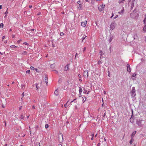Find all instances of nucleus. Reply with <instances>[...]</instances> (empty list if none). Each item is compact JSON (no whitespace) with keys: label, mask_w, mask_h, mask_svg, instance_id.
Masks as SVG:
<instances>
[{"label":"nucleus","mask_w":146,"mask_h":146,"mask_svg":"<svg viewBox=\"0 0 146 146\" xmlns=\"http://www.w3.org/2000/svg\"><path fill=\"white\" fill-rule=\"evenodd\" d=\"M35 107L34 106H32V108H33V109H35Z\"/></svg>","instance_id":"nucleus-49"},{"label":"nucleus","mask_w":146,"mask_h":146,"mask_svg":"<svg viewBox=\"0 0 146 146\" xmlns=\"http://www.w3.org/2000/svg\"><path fill=\"white\" fill-rule=\"evenodd\" d=\"M22 108V106H21L19 107V110H21Z\"/></svg>","instance_id":"nucleus-40"},{"label":"nucleus","mask_w":146,"mask_h":146,"mask_svg":"<svg viewBox=\"0 0 146 146\" xmlns=\"http://www.w3.org/2000/svg\"><path fill=\"white\" fill-rule=\"evenodd\" d=\"M94 133L92 134V137H94Z\"/></svg>","instance_id":"nucleus-55"},{"label":"nucleus","mask_w":146,"mask_h":146,"mask_svg":"<svg viewBox=\"0 0 146 146\" xmlns=\"http://www.w3.org/2000/svg\"><path fill=\"white\" fill-rule=\"evenodd\" d=\"M125 0H120L118 2L119 3H123L124 2Z\"/></svg>","instance_id":"nucleus-21"},{"label":"nucleus","mask_w":146,"mask_h":146,"mask_svg":"<svg viewBox=\"0 0 146 146\" xmlns=\"http://www.w3.org/2000/svg\"><path fill=\"white\" fill-rule=\"evenodd\" d=\"M79 93L80 95L81 94V93L82 92V88L81 87H79Z\"/></svg>","instance_id":"nucleus-17"},{"label":"nucleus","mask_w":146,"mask_h":146,"mask_svg":"<svg viewBox=\"0 0 146 146\" xmlns=\"http://www.w3.org/2000/svg\"><path fill=\"white\" fill-rule=\"evenodd\" d=\"M22 95L23 96H23H24V92H23V93L22 94Z\"/></svg>","instance_id":"nucleus-60"},{"label":"nucleus","mask_w":146,"mask_h":146,"mask_svg":"<svg viewBox=\"0 0 146 146\" xmlns=\"http://www.w3.org/2000/svg\"><path fill=\"white\" fill-rule=\"evenodd\" d=\"M144 26L143 29V30L144 31L146 32V24Z\"/></svg>","instance_id":"nucleus-23"},{"label":"nucleus","mask_w":146,"mask_h":146,"mask_svg":"<svg viewBox=\"0 0 146 146\" xmlns=\"http://www.w3.org/2000/svg\"><path fill=\"white\" fill-rule=\"evenodd\" d=\"M77 3L78 4V7L79 9H81L82 8V6L81 1H78Z\"/></svg>","instance_id":"nucleus-5"},{"label":"nucleus","mask_w":146,"mask_h":146,"mask_svg":"<svg viewBox=\"0 0 146 146\" xmlns=\"http://www.w3.org/2000/svg\"><path fill=\"white\" fill-rule=\"evenodd\" d=\"M55 65L54 64H51L50 66V67L52 68H55Z\"/></svg>","instance_id":"nucleus-18"},{"label":"nucleus","mask_w":146,"mask_h":146,"mask_svg":"<svg viewBox=\"0 0 146 146\" xmlns=\"http://www.w3.org/2000/svg\"><path fill=\"white\" fill-rule=\"evenodd\" d=\"M15 36L14 35H12V38H14L15 37Z\"/></svg>","instance_id":"nucleus-59"},{"label":"nucleus","mask_w":146,"mask_h":146,"mask_svg":"<svg viewBox=\"0 0 146 146\" xmlns=\"http://www.w3.org/2000/svg\"><path fill=\"white\" fill-rule=\"evenodd\" d=\"M44 80L46 84L47 85L48 82V75H45Z\"/></svg>","instance_id":"nucleus-9"},{"label":"nucleus","mask_w":146,"mask_h":146,"mask_svg":"<svg viewBox=\"0 0 146 146\" xmlns=\"http://www.w3.org/2000/svg\"><path fill=\"white\" fill-rule=\"evenodd\" d=\"M8 9L5 12V14L6 15H7V14L8 13V12L7 11H8Z\"/></svg>","instance_id":"nucleus-32"},{"label":"nucleus","mask_w":146,"mask_h":146,"mask_svg":"<svg viewBox=\"0 0 146 146\" xmlns=\"http://www.w3.org/2000/svg\"><path fill=\"white\" fill-rule=\"evenodd\" d=\"M58 141L60 142H61L63 141V135L62 134L60 133L58 135Z\"/></svg>","instance_id":"nucleus-2"},{"label":"nucleus","mask_w":146,"mask_h":146,"mask_svg":"<svg viewBox=\"0 0 146 146\" xmlns=\"http://www.w3.org/2000/svg\"><path fill=\"white\" fill-rule=\"evenodd\" d=\"M91 140H93V139H94L93 137H92V138H91Z\"/></svg>","instance_id":"nucleus-63"},{"label":"nucleus","mask_w":146,"mask_h":146,"mask_svg":"<svg viewBox=\"0 0 146 146\" xmlns=\"http://www.w3.org/2000/svg\"><path fill=\"white\" fill-rule=\"evenodd\" d=\"M86 37V36H83L82 38V41L83 42V40H84Z\"/></svg>","instance_id":"nucleus-33"},{"label":"nucleus","mask_w":146,"mask_h":146,"mask_svg":"<svg viewBox=\"0 0 146 146\" xmlns=\"http://www.w3.org/2000/svg\"><path fill=\"white\" fill-rule=\"evenodd\" d=\"M21 40H19L17 41V42L18 43H19L20 42H21Z\"/></svg>","instance_id":"nucleus-37"},{"label":"nucleus","mask_w":146,"mask_h":146,"mask_svg":"<svg viewBox=\"0 0 146 146\" xmlns=\"http://www.w3.org/2000/svg\"><path fill=\"white\" fill-rule=\"evenodd\" d=\"M3 23H1L0 24V27L3 28Z\"/></svg>","instance_id":"nucleus-26"},{"label":"nucleus","mask_w":146,"mask_h":146,"mask_svg":"<svg viewBox=\"0 0 146 146\" xmlns=\"http://www.w3.org/2000/svg\"><path fill=\"white\" fill-rule=\"evenodd\" d=\"M87 21H85L84 22H82L81 23V25L83 27H85L87 24Z\"/></svg>","instance_id":"nucleus-7"},{"label":"nucleus","mask_w":146,"mask_h":146,"mask_svg":"<svg viewBox=\"0 0 146 146\" xmlns=\"http://www.w3.org/2000/svg\"><path fill=\"white\" fill-rule=\"evenodd\" d=\"M127 71L130 72L131 71V69L130 68V65L128 64L127 65Z\"/></svg>","instance_id":"nucleus-8"},{"label":"nucleus","mask_w":146,"mask_h":146,"mask_svg":"<svg viewBox=\"0 0 146 146\" xmlns=\"http://www.w3.org/2000/svg\"><path fill=\"white\" fill-rule=\"evenodd\" d=\"M136 75V74H134L133 75H132V76L133 77H135Z\"/></svg>","instance_id":"nucleus-38"},{"label":"nucleus","mask_w":146,"mask_h":146,"mask_svg":"<svg viewBox=\"0 0 146 146\" xmlns=\"http://www.w3.org/2000/svg\"><path fill=\"white\" fill-rule=\"evenodd\" d=\"M23 118H24V117H23V115H21V119H23Z\"/></svg>","instance_id":"nucleus-51"},{"label":"nucleus","mask_w":146,"mask_h":146,"mask_svg":"<svg viewBox=\"0 0 146 146\" xmlns=\"http://www.w3.org/2000/svg\"><path fill=\"white\" fill-rule=\"evenodd\" d=\"M134 141V139L133 138H131V139L130 141V143L131 144Z\"/></svg>","instance_id":"nucleus-20"},{"label":"nucleus","mask_w":146,"mask_h":146,"mask_svg":"<svg viewBox=\"0 0 146 146\" xmlns=\"http://www.w3.org/2000/svg\"><path fill=\"white\" fill-rule=\"evenodd\" d=\"M112 40V38H110L109 40V42H111Z\"/></svg>","instance_id":"nucleus-36"},{"label":"nucleus","mask_w":146,"mask_h":146,"mask_svg":"<svg viewBox=\"0 0 146 146\" xmlns=\"http://www.w3.org/2000/svg\"><path fill=\"white\" fill-rule=\"evenodd\" d=\"M88 70L86 69L84 70L83 72V75L84 77L86 78H88Z\"/></svg>","instance_id":"nucleus-1"},{"label":"nucleus","mask_w":146,"mask_h":146,"mask_svg":"<svg viewBox=\"0 0 146 146\" xmlns=\"http://www.w3.org/2000/svg\"><path fill=\"white\" fill-rule=\"evenodd\" d=\"M27 52L26 51H24L23 52L22 54L24 55H26L27 54Z\"/></svg>","instance_id":"nucleus-29"},{"label":"nucleus","mask_w":146,"mask_h":146,"mask_svg":"<svg viewBox=\"0 0 146 146\" xmlns=\"http://www.w3.org/2000/svg\"><path fill=\"white\" fill-rule=\"evenodd\" d=\"M135 87H133L132 88V89L131 90V93L133 94V95L134 96H135L136 95V94L135 93Z\"/></svg>","instance_id":"nucleus-6"},{"label":"nucleus","mask_w":146,"mask_h":146,"mask_svg":"<svg viewBox=\"0 0 146 146\" xmlns=\"http://www.w3.org/2000/svg\"><path fill=\"white\" fill-rule=\"evenodd\" d=\"M54 94L55 95L57 96L58 94V89H57L55 91Z\"/></svg>","instance_id":"nucleus-16"},{"label":"nucleus","mask_w":146,"mask_h":146,"mask_svg":"<svg viewBox=\"0 0 146 146\" xmlns=\"http://www.w3.org/2000/svg\"><path fill=\"white\" fill-rule=\"evenodd\" d=\"M45 128H48V124H46L45 125Z\"/></svg>","instance_id":"nucleus-34"},{"label":"nucleus","mask_w":146,"mask_h":146,"mask_svg":"<svg viewBox=\"0 0 146 146\" xmlns=\"http://www.w3.org/2000/svg\"><path fill=\"white\" fill-rule=\"evenodd\" d=\"M136 133V131H135L133 132L132 134L131 135V138H133L134 135Z\"/></svg>","instance_id":"nucleus-13"},{"label":"nucleus","mask_w":146,"mask_h":146,"mask_svg":"<svg viewBox=\"0 0 146 146\" xmlns=\"http://www.w3.org/2000/svg\"><path fill=\"white\" fill-rule=\"evenodd\" d=\"M2 9V6L0 5V9Z\"/></svg>","instance_id":"nucleus-61"},{"label":"nucleus","mask_w":146,"mask_h":146,"mask_svg":"<svg viewBox=\"0 0 146 146\" xmlns=\"http://www.w3.org/2000/svg\"><path fill=\"white\" fill-rule=\"evenodd\" d=\"M105 5L103 4L100 5L98 6V9L100 11H101L103 10V9L104 8Z\"/></svg>","instance_id":"nucleus-4"},{"label":"nucleus","mask_w":146,"mask_h":146,"mask_svg":"<svg viewBox=\"0 0 146 146\" xmlns=\"http://www.w3.org/2000/svg\"><path fill=\"white\" fill-rule=\"evenodd\" d=\"M64 106L66 108L67 107V103L64 104Z\"/></svg>","instance_id":"nucleus-48"},{"label":"nucleus","mask_w":146,"mask_h":146,"mask_svg":"<svg viewBox=\"0 0 146 146\" xmlns=\"http://www.w3.org/2000/svg\"><path fill=\"white\" fill-rule=\"evenodd\" d=\"M124 11V8H123L121 11L118 12V13L121 15H122L123 14Z\"/></svg>","instance_id":"nucleus-15"},{"label":"nucleus","mask_w":146,"mask_h":146,"mask_svg":"<svg viewBox=\"0 0 146 146\" xmlns=\"http://www.w3.org/2000/svg\"><path fill=\"white\" fill-rule=\"evenodd\" d=\"M78 77H79L80 78H81V75H80V74H79L78 75Z\"/></svg>","instance_id":"nucleus-47"},{"label":"nucleus","mask_w":146,"mask_h":146,"mask_svg":"<svg viewBox=\"0 0 146 146\" xmlns=\"http://www.w3.org/2000/svg\"><path fill=\"white\" fill-rule=\"evenodd\" d=\"M23 44H25V45H28V44L27 43V42H24Z\"/></svg>","instance_id":"nucleus-43"},{"label":"nucleus","mask_w":146,"mask_h":146,"mask_svg":"<svg viewBox=\"0 0 146 146\" xmlns=\"http://www.w3.org/2000/svg\"><path fill=\"white\" fill-rule=\"evenodd\" d=\"M128 5L130 6L131 8H133L134 6V1H129L128 3Z\"/></svg>","instance_id":"nucleus-3"},{"label":"nucleus","mask_w":146,"mask_h":146,"mask_svg":"<svg viewBox=\"0 0 146 146\" xmlns=\"http://www.w3.org/2000/svg\"><path fill=\"white\" fill-rule=\"evenodd\" d=\"M5 38V36H3V37H2V39H3V40L4 39V38Z\"/></svg>","instance_id":"nucleus-54"},{"label":"nucleus","mask_w":146,"mask_h":146,"mask_svg":"<svg viewBox=\"0 0 146 146\" xmlns=\"http://www.w3.org/2000/svg\"><path fill=\"white\" fill-rule=\"evenodd\" d=\"M102 63V62L100 60H99L98 62V64L99 65H100Z\"/></svg>","instance_id":"nucleus-27"},{"label":"nucleus","mask_w":146,"mask_h":146,"mask_svg":"<svg viewBox=\"0 0 146 146\" xmlns=\"http://www.w3.org/2000/svg\"><path fill=\"white\" fill-rule=\"evenodd\" d=\"M97 134H96L95 135V137H97Z\"/></svg>","instance_id":"nucleus-62"},{"label":"nucleus","mask_w":146,"mask_h":146,"mask_svg":"<svg viewBox=\"0 0 146 146\" xmlns=\"http://www.w3.org/2000/svg\"><path fill=\"white\" fill-rule=\"evenodd\" d=\"M36 90H38V89L39 88V87L38 86V84H36Z\"/></svg>","instance_id":"nucleus-24"},{"label":"nucleus","mask_w":146,"mask_h":146,"mask_svg":"<svg viewBox=\"0 0 146 146\" xmlns=\"http://www.w3.org/2000/svg\"><path fill=\"white\" fill-rule=\"evenodd\" d=\"M17 47L15 45H12L10 46V48H17Z\"/></svg>","instance_id":"nucleus-19"},{"label":"nucleus","mask_w":146,"mask_h":146,"mask_svg":"<svg viewBox=\"0 0 146 146\" xmlns=\"http://www.w3.org/2000/svg\"><path fill=\"white\" fill-rule=\"evenodd\" d=\"M78 55V54L76 53V56H75V58H76V56H77Z\"/></svg>","instance_id":"nucleus-56"},{"label":"nucleus","mask_w":146,"mask_h":146,"mask_svg":"<svg viewBox=\"0 0 146 146\" xmlns=\"http://www.w3.org/2000/svg\"><path fill=\"white\" fill-rule=\"evenodd\" d=\"M86 47H84V49H83V52H84L86 50Z\"/></svg>","instance_id":"nucleus-46"},{"label":"nucleus","mask_w":146,"mask_h":146,"mask_svg":"<svg viewBox=\"0 0 146 146\" xmlns=\"http://www.w3.org/2000/svg\"><path fill=\"white\" fill-rule=\"evenodd\" d=\"M2 108H5V106L3 105V104H2Z\"/></svg>","instance_id":"nucleus-45"},{"label":"nucleus","mask_w":146,"mask_h":146,"mask_svg":"<svg viewBox=\"0 0 146 146\" xmlns=\"http://www.w3.org/2000/svg\"><path fill=\"white\" fill-rule=\"evenodd\" d=\"M86 97H84V98H83V102H84L86 101Z\"/></svg>","instance_id":"nucleus-35"},{"label":"nucleus","mask_w":146,"mask_h":146,"mask_svg":"<svg viewBox=\"0 0 146 146\" xmlns=\"http://www.w3.org/2000/svg\"><path fill=\"white\" fill-rule=\"evenodd\" d=\"M79 80L81 82L82 81V80L80 79H79Z\"/></svg>","instance_id":"nucleus-64"},{"label":"nucleus","mask_w":146,"mask_h":146,"mask_svg":"<svg viewBox=\"0 0 146 146\" xmlns=\"http://www.w3.org/2000/svg\"><path fill=\"white\" fill-rule=\"evenodd\" d=\"M84 91L83 92V93L84 94H88L89 93L90 91H87V90H86V89H84Z\"/></svg>","instance_id":"nucleus-14"},{"label":"nucleus","mask_w":146,"mask_h":146,"mask_svg":"<svg viewBox=\"0 0 146 146\" xmlns=\"http://www.w3.org/2000/svg\"><path fill=\"white\" fill-rule=\"evenodd\" d=\"M115 28V26L114 24H111L110 25V29L111 30H113Z\"/></svg>","instance_id":"nucleus-11"},{"label":"nucleus","mask_w":146,"mask_h":146,"mask_svg":"<svg viewBox=\"0 0 146 146\" xmlns=\"http://www.w3.org/2000/svg\"><path fill=\"white\" fill-rule=\"evenodd\" d=\"M35 69V70L36 71V72H38V69H37L36 68V69Z\"/></svg>","instance_id":"nucleus-57"},{"label":"nucleus","mask_w":146,"mask_h":146,"mask_svg":"<svg viewBox=\"0 0 146 146\" xmlns=\"http://www.w3.org/2000/svg\"><path fill=\"white\" fill-rule=\"evenodd\" d=\"M4 42L5 43H7V40H5L4 41Z\"/></svg>","instance_id":"nucleus-42"},{"label":"nucleus","mask_w":146,"mask_h":146,"mask_svg":"<svg viewBox=\"0 0 146 146\" xmlns=\"http://www.w3.org/2000/svg\"><path fill=\"white\" fill-rule=\"evenodd\" d=\"M142 120H138L137 121L136 123L138 125H141V122L142 121Z\"/></svg>","instance_id":"nucleus-12"},{"label":"nucleus","mask_w":146,"mask_h":146,"mask_svg":"<svg viewBox=\"0 0 146 146\" xmlns=\"http://www.w3.org/2000/svg\"><path fill=\"white\" fill-rule=\"evenodd\" d=\"M113 13H112V15L111 16V18H112L113 17Z\"/></svg>","instance_id":"nucleus-52"},{"label":"nucleus","mask_w":146,"mask_h":146,"mask_svg":"<svg viewBox=\"0 0 146 146\" xmlns=\"http://www.w3.org/2000/svg\"><path fill=\"white\" fill-rule=\"evenodd\" d=\"M143 22L144 24H146V18H145V19H144Z\"/></svg>","instance_id":"nucleus-28"},{"label":"nucleus","mask_w":146,"mask_h":146,"mask_svg":"<svg viewBox=\"0 0 146 146\" xmlns=\"http://www.w3.org/2000/svg\"><path fill=\"white\" fill-rule=\"evenodd\" d=\"M32 7V5H29V7L30 8H31Z\"/></svg>","instance_id":"nucleus-44"},{"label":"nucleus","mask_w":146,"mask_h":146,"mask_svg":"<svg viewBox=\"0 0 146 146\" xmlns=\"http://www.w3.org/2000/svg\"><path fill=\"white\" fill-rule=\"evenodd\" d=\"M58 146H62V145L60 144H58Z\"/></svg>","instance_id":"nucleus-53"},{"label":"nucleus","mask_w":146,"mask_h":146,"mask_svg":"<svg viewBox=\"0 0 146 146\" xmlns=\"http://www.w3.org/2000/svg\"><path fill=\"white\" fill-rule=\"evenodd\" d=\"M118 17V15H116L115 17L113 18V19H115L117 18Z\"/></svg>","instance_id":"nucleus-41"},{"label":"nucleus","mask_w":146,"mask_h":146,"mask_svg":"<svg viewBox=\"0 0 146 146\" xmlns=\"http://www.w3.org/2000/svg\"><path fill=\"white\" fill-rule=\"evenodd\" d=\"M100 54L101 55L102 54V51H100Z\"/></svg>","instance_id":"nucleus-50"},{"label":"nucleus","mask_w":146,"mask_h":146,"mask_svg":"<svg viewBox=\"0 0 146 146\" xmlns=\"http://www.w3.org/2000/svg\"><path fill=\"white\" fill-rule=\"evenodd\" d=\"M69 64H67L65 66L64 68V70L65 71H67L68 70H69Z\"/></svg>","instance_id":"nucleus-10"},{"label":"nucleus","mask_w":146,"mask_h":146,"mask_svg":"<svg viewBox=\"0 0 146 146\" xmlns=\"http://www.w3.org/2000/svg\"><path fill=\"white\" fill-rule=\"evenodd\" d=\"M74 102L75 103H76L77 102V101H76V99H74V100H73L71 102L70 104L71 105H72V102Z\"/></svg>","instance_id":"nucleus-22"},{"label":"nucleus","mask_w":146,"mask_h":146,"mask_svg":"<svg viewBox=\"0 0 146 146\" xmlns=\"http://www.w3.org/2000/svg\"><path fill=\"white\" fill-rule=\"evenodd\" d=\"M34 30H35L34 29H31V31H33Z\"/></svg>","instance_id":"nucleus-58"},{"label":"nucleus","mask_w":146,"mask_h":146,"mask_svg":"<svg viewBox=\"0 0 146 146\" xmlns=\"http://www.w3.org/2000/svg\"><path fill=\"white\" fill-rule=\"evenodd\" d=\"M60 35L61 36H63L64 35V33L63 32H61L60 33Z\"/></svg>","instance_id":"nucleus-30"},{"label":"nucleus","mask_w":146,"mask_h":146,"mask_svg":"<svg viewBox=\"0 0 146 146\" xmlns=\"http://www.w3.org/2000/svg\"><path fill=\"white\" fill-rule=\"evenodd\" d=\"M30 72V70H27L26 71V73H28L29 74Z\"/></svg>","instance_id":"nucleus-39"},{"label":"nucleus","mask_w":146,"mask_h":146,"mask_svg":"<svg viewBox=\"0 0 146 146\" xmlns=\"http://www.w3.org/2000/svg\"><path fill=\"white\" fill-rule=\"evenodd\" d=\"M30 68L32 70H33L35 69V68L33 66H31L30 67Z\"/></svg>","instance_id":"nucleus-31"},{"label":"nucleus","mask_w":146,"mask_h":146,"mask_svg":"<svg viewBox=\"0 0 146 146\" xmlns=\"http://www.w3.org/2000/svg\"><path fill=\"white\" fill-rule=\"evenodd\" d=\"M35 146H40V144L39 143H36Z\"/></svg>","instance_id":"nucleus-25"}]
</instances>
